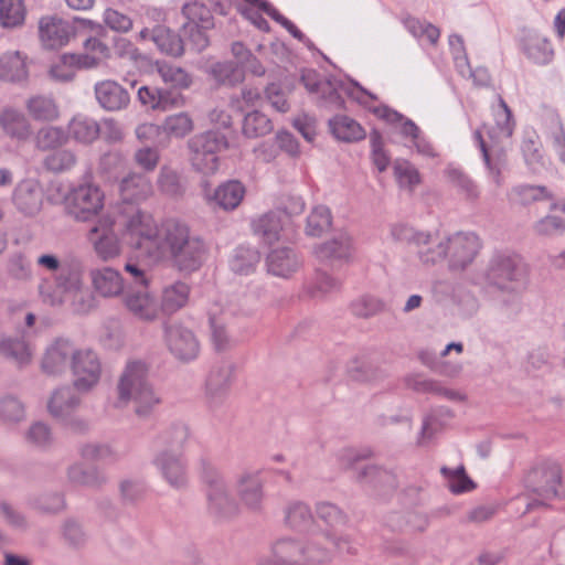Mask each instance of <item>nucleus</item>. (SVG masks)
<instances>
[{
	"label": "nucleus",
	"mask_w": 565,
	"mask_h": 565,
	"mask_svg": "<svg viewBox=\"0 0 565 565\" xmlns=\"http://www.w3.org/2000/svg\"><path fill=\"white\" fill-rule=\"evenodd\" d=\"M322 539L331 541L340 553H355L349 537L327 531L322 537H312L306 542L290 537L278 539L271 544V556L258 557L255 565H324L331 562L332 552L322 544Z\"/></svg>",
	"instance_id": "obj_1"
},
{
	"label": "nucleus",
	"mask_w": 565,
	"mask_h": 565,
	"mask_svg": "<svg viewBox=\"0 0 565 565\" xmlns=\"http://www.w3.org/2000/svg\"><path fill=\"white\" fill-rule=\"evenodd\" d=\"M494 127L488 130V138L482 137V131L477 129L473 134L475 140L481 150L483 161L488 169L490 181L500 188L503 182L502 171L505 169V147L514 130V120L511 109L501 96L492 105Z\"/></svg>",
	"instance_id": "obj_2"
},
{
	"label": "nucleus",
	"mask_w": 565,
	"mask_h": 565,
	"mask_svg": "<svg viewBox=\"0 0 565 565\" xmlns=\"http://www.w3.org/2000/svg\"><path fill=\"white\" fill-rule=\"evenodd\" d=\"M134 405L135 414L147 418L161 404V396L149 380L148 366L142 361H129L117 383L118 407Z\"/></svg>",
	"instance_id": "obj_3"
},
{
	"label": "nucleus",
	"mask_w": 565,
	"mask_h": 565,
	"mask_svg": "<svg viewBox=\"0 0 565 565\" xmlns=\"http://www.w3.org/2000/svg\"><path fill=\"white\" fill-rule=\"evenodd\" d=\"M526 276V267L522 258L510 250H495L489 258L484 270V279L490 287L509 295L502 308L518 306V291Z\"/></svg>",
	"instance_id": "obj_4"
},
{
	"label": "nucleus",
	"mask_w": 565,
	"mask_h": 565,
	"mask_svg": "<svg viewBox=\"0 0 565 565\" xmlns=\"http://www.w3.org/2000/svg\"><path fill=\"white\" fill-rule=\"evenodd\" d=\"M301 82L309 93L318 95L320 103L330 108H341L343 106L341 93H345L349 97L365 106L369 100L375 99L370 92L356 82L344 83L334 77L321 79L319 73L315 70H303Z\"/></svg>",
	"instance_id": "obj_5"
},
{
	"label": "nucleus",
	"mask_w": 565,
	"mask_h": 565,
	"mask_svg": "<svg viewBox=\"0 0 565 565\" xmlns=\"http://www.w3.org/2000/svg\"><path fill=\"white\" fill-rule=\"evenodd\" d=\"M247 302L246 299H241L236 295H221L210 305L207 316L211 341L216 351H225L234 345L235 341L228 330V323L233 317L250 312Z\"/></svg>",
	"instance_id": "obj_6"
},
{
	"label": "nucleus",
	"mask_w": 565,
	"mask_h": 565,
	"mask_svg": "<svg viewBox=\"0 0 565 565\" xmlns=\"http://www.w3.org/2000/svg\"><path fill=\"white\" fill-rule=\"evenodd\" d=\"M188 146L192 167L204 175H211L218 170V153L228 148V140L224 134L209 130L193 136Z\"/></svg>",
	"instance_id": "obj_7"
},
{
	"label": "nucleus",
	"mask_w": 565,
	"mask_h": 565,
	"mask_svg": "<svg viewBox=\"0 0 565 565\" xmlns=\"http://www.w3.org/2000/svg\"><path fill=\"white\" fill-rule=\"evenodd\" d=\"M41 299L50 306H60L83 294V271L78 264L64 263L54 275V282L44 281L39 287Z\"/></svg>",
	"instance_id": "obj_8"
},
{
	"label": "nucleus",
	"mask_w": 565,
	"mask_h": 565,
	"mask_svg": "<svg viewBox=\"0 0 565 565\" xmlns=\"http://www.w3.org/2000/svg\"><path fill=\"white\" fill-rule=\"evenodd\" d=\"M105 194L93 182L81 183L70 190L64 199L65 212L78 222H88L104 209Z\"/></svg>",
	"instance_id": "obj_9"
},
{
	"label": "nucleus",
	"mask_w": 565,
	"mask_h": 565,
	"mask_svg": "<svg viewBox=\"0 0 565 565\" xmlns=\"http://www.w3.org/2000/svg\"><path fill=\"white\" fill-rule=\"evenodd\" d=\"M77 28L96 30L102 26L89 19L75 18L70 21L57 17H44L39 23L41 42L46 49H60L70 42L71 38L75 35Z\"/></svg>",
	"instance_id": "obj_10"
},
{
	"label": "nucleus",
	"mask_w": 565,
	"mask_h": 565,
	"mask_svg": "<svg viewBox=\"0 0 565 565\" xmlns=\"http://www.w3.org/2000/svg\"><path fill=\"white\" fill-rule=\"evenodd\" d=\"M70 371L74 388L79 393H88L100 382L103 374L102 360L92 348L77 347Z\"/></svg>",
	"instance_id": "obj_11"
},
{
	"label": "nucleus",
	"mask_w": 565,
	"mask_h": 565,
	"mask_svg": "<svg viewBox=\"0 0 565 565\" xmlns=\"http://www.w3.org/2000/svg\"><path fill=\"white\" fill-rule=\"evenodd\" d=\"M160 225L146 212L136 210L126 221L124 237L135 248L153 258Z\"/></svg>",
	"instance_id": "obj_12"
},
{
	"label": "nucleus",
	"mask_w": 565,
	"mask_h": 565,
	"mask_svg": "<svg viewBox=\"0 0 565 565\" xmlns=\"http://www.w3.org/2000/svg\"><path fill=\"white\" fill-rule=\"evenodd\" d=\"M202 478L207 486L206 495L209 510L218 516L235 514L237 504L228 491L223 475L212 465L203 462Z\"/></svg>",
	"instance_id": "obj_13"
},
{
	"label": "nucleus",
	"mask_w": 565,
	"mask_h": 565,
	"mask_svg": "<svg viewBox=\"0 0 565 565\" xmlns=\"http://www.w3.org/2000/svg\"><path fill=\"white\" fill-rule=\"evenodd\" d=\"M114 224L110 216H103L86 235L96 257L105 263L118 258L122 253V244L114 230Z\"/></svg>",
	"instance_id": "obj_14"
},
{
	"label": "nucleus",
	"mask_w": 565,
	"mask_h": 565,
	"mask_svg": "<svg viewBox=\"0 0 565 565\" xmlns=\"http://www.w3.org/2000/svg\"><path fill=\"white\" fill-rule=\"evenodd\" d=\"M482 248L480 237L473 232H457L447 237L449 267L463 270L476 259Z\"/></svg>",
	"instance_id": "obj_15"
},
{
	"label": "nucleus",
	"mask_w": 565,
	"mask_h": 565,
	"mask_svg": "<svg viewBox=\"0 0 565 565\" xmlns=\"http://www.w3.org/2000/svg\"><path fill=\"white\" fill-rule=\"evenodd\" d=\"M122 303L135 319L142 322L156 321L161 311L157 296L149 289V286L127 288Z\"/></svg>",
	"instance_id": "obj_16"
},
{
	"label": "nucleus",
	"mask_w": 565,
	"mask_h": 565,
	"mask_svg": "<svg viewBox=\"0 0 565 565\" xmlns=\"http://www.w3.org/2000/svg\"><path fill=\"white\" fill-rule=\"evenodd\" d=\"M164 338L171 354L182 361L190 362L200 353V342L194 332L181 323L164 327Z\"/></svg>",
	"instance_id": "obj_17"
},
{
	"label": "nucleus",
	"mask_w": 565,
	"mask_h": 565,
	"mask_svg": "<svg viewBox=\"0 0 565 565\" xmlns=\"http://www.w3.org/2000/svg\"><path fill=\"white\" fill-rule=\"evenodd\" d=\"M76 349L75 343L67 338L54 339L44 351L41 361L43 372L50 375H61L70 370Z\"/></svg>",
	"instance_id": "obj_18"
},
{
	"label": "nucleus",
	"mask_w": 565,
	"mask_h": 565,
	"mask_svg": "<svg viewBox=\"0 0 565 565\" xmlns=\"http://www.w3.org/2000/svg\"><path fill=\"white\" fill-rule=\"evenodd\" d=\"M191 236L190 228L185 223L177 218L164 220L160 224L153 258L158 260L168 257L179 246L186 243Z\"/></svg>",
	"instance_id": "obj_19"
},
{
	"label": "nucleus",
	"mask_w": 565,
	"mask_h": 565,
	"mask_svg": "<svg viewBox=\"0 0 565 565\" xmlns=\"http://www.w3.org/2000/svg\"><path fill=\"white\" fill-rule=\"evenodd\" d=\"M532 491L537 495L526 505V511H531L534 507L544 504L545 500H550L559 495L557 487L561 483V468L557 463H550L545 467L535 469L530 475V481H536Z\"/></svg>",
	"instance_id": "obj_20"
},
{
	"label": "nucleus",
	"mask_w": 565,
	"mask_h": 565,
	"mask_svg": "<svg viewBox=\"0 0 565 565\" xmlns=\"http://www.w3.org/2000/svg\"><path fill=\"white\" fill-rule=\"evenodd\" d=\"M235 490L244 508L253 512L262 510L264 481L259 470H246L238 475L235 481Z\"/></svg>",
	"instance_id": "obj_21"
},
{
	"label": "nucleus",
	"mask_w": 565,
	"mask_h": 565,
	"mask_svg": "<svg viewBox=\"0 0 565 565\" xmlns=\"http://www.w3.org/2000/svg\"><path fill=\"white\" fill-rule=\"evenodd\" d=\"M253 231L267 244L290 239L295 233L292 225L288 224L287 213L278 211L267 213L253 221Z\"/></svg>",
	"instance_id": "obj_22"
},
{
	"label": "nucleus",
	"mask_w": 565,
	"mask_h": 565,
	"mask_svg": "<svg viewBox=\"0 0 565 565\" xmlns=\"http://www.w3.org/2000/svg\"><path fill=\"white\" fill-rule=\"evenodd\" d=\"M98 63L99 58L89 54L65 53L52 62L49 76L54 82L68 83L75 78L79 70L95 67Z\"/></svg>",
	"instance_id": "obj_23"
},
{
	"label": "nucleus",
	"mask_w": 565,
	"mask_h": 565,
	"mask_svg": "<svg viewBox=\"0 0 565 565\" xmlns=\"http://www.w3.org/2000/svg\"><path fill=\"white\" fill-rule=\"evenodd\" d=\"M153 463L171 487L181 489L186 486V462L180 451L161 450Z\"/></svg>",
	"instance_id": "obj_24"
},
{
	"label": "nucleus",
	"mask_w": 565,
	"mask_h": 565,
	"mask_svg": "<svg viewBox=\"0 0 565 565\" xmlns=\"http://www.w3.org/2000/svg\"><path fill=\"white\" fill-rule=\"evenodd\" d=\"M233 366L230 363L214 365L205 382V398L210 407L220 406L232 382Z\"/></svg>",
	"instance_id": "obj_25"
},
{
	"label": "nucleus",
	"mask_w": 565,
	"mask_h": 565,
	"mask_svg": "<svg viewBox=\"0 0 565 565\" xmlns=\"http://www.w3.org/2000/svg\"><path fill=\"white\" fill-rule=\"evenodd\" d=\"M205 254V245L203 241L192 235L186 243H183L179 248L172 252L170 257L174 266L184 273H192L198 270L202 263Z\"/></svg>",
	"instance_id": "obj_26"
},
{
	"label": "nucleus",
	"mask_w": 565,
	"mask_h": 565,
	"mask_svg": "<svg viewBox=\"0 0 565 565\" xmlns=\"http://www.w3.org/2000/svg\"><path fill=\"white\" fill-rule=\"evenodd\" d=\"M0 128L12 140L26 141L32 136V125L28 116L14 106L0 109Z\"/></svg>",
	"instance_id": "obj_27"
},
{
	"label": "nucleus",
	"mask_w": 565,
	"mask_h": 565,
	"mask_svg": "<svg viewBox=\"0 0 565 565\" xmlns=\"http://www.w3.org/2000/svg\"><path fill=\"white\" fill-rule=\"evenodd\" d=\"M521 49L526 57L537 65H547L554 58V50L550 40L535 30H523Z\"/></svg>",
	"instance_id": "obj_28"
},
{
	"label": "nucleus",
	"mask_w": 565,
	"mask_h": 565,
	"mask_svg": "<svg viewBox=\"0 0 565 565\" xmlns=\"http://www.w3.org/2000/svg\"><path fill=\"white\" fill-rule=\"evenodd\" d=\"M339 460L343 468H353L355 470V477L361 482H386L392 479V476L375 466L369 463H361L360 454L352 449L345 448L339 451Z\"/></svg>",
	"instance_id": "obj_29"
},
{
	"label": "nucleus",
	"mask_w": 565,
	"mask_h": 565,
	"mask_svg": "<svg viewBox=\"0 0 565 565\" xmlns=\"http://www.w3.org/2000/svg\"><path fill=\"white\" fill-rule=\"evenodd\" d=\"M94 92L96 102L107 111L124 109L130 100L128 92L111 79L97 82L94 86Z\"/></svg>",
	"instance_id": "obj_30"
},
{
	"label": "nucleus",
	"mask_w": 565,
	"mask_h": 565,
	"mask_svg": "<svg viewBox=\"0 0 565 565\" xmlns=\"http://www.w3.org/2000/svg\"><path fill=\"white\" fill-rule=\"evenodd\" d=\"M92 284L98 295L105 298H116L125 294V279L113 267H102L92 270Z\"/></svg>",
	"instance_id": "obj_31"
},
{
	"label": "nucleus",
	"mask_w": 565,
	"mask_h": 565,
	"mask_svg": "<svg viewBox=\"0 0 565 565\" xmlns=\"http://www.w3.org/2000/svg\"><path fill=\"white\" fill-rule=\"evenodd\" d=\"M352 238L347 232L335 234L331 239L317 245L313 249L321 262L348 260L352 256Z\"/></svg>",
	"instance_id": "obj_32"
},
{
	"label": "nucleus",
	"mask_w": 565,
	"mask_h": 565,
	"mask_svg": "<svg viewBox=\"0 0 565 565\" xmlns=\"http://www.w3.org/2000/svg\"><path fill=\"white\" fill-rule=\"evenodd\" d=\"M119 193L124 202L140 203L152 194V183L145 173L130 172L120 181Z\"/></svg>",
	"instance_id": "obj_33"
},
{
	"label": "nucleus",
	"mask_w": 565,
	"mask_h": 565,
	"mask_svg": "<svg viewBox=\"0 0 565 565\" xmlns=\"http://www.w3.org/2000/svg\"><path fill=\"white\" fill-rule=\"evenodd\" d=\"M75 391L73 385H62L51 393L47 401V412L56 420L76 412L79 407L81 397Z\"/></svg>",
	"instance_id": "obj_34"
},
{
	"label": "nucleus",
	"mask_w": 565,
	"mask_h": 565,
	"mask_svg": "<svg viewBox=\"0 0 565 565\" xmlns=\"http://www.w3.org/2000/svg\"><path fill=\"white\" fill-rule=\"evenodd\" d=\"M266 264L271 275L288 278L300 268L301 260L291 248L281 247L268 254Z\"/></svg>",
	"instance_id": "obj_35"
},
{
	"label": "nucleus",
	"mask_w": 565,
	"mask_h": 565,
	"mask_svg": "<svg viewBox=\"0 0 565 565\" xmlns=\"http://www.w3.org/2000/svg\"><path fill=\"white\" fill-rule=\"evenodd\" d=\"M28 115L35 121L53 122L60 116V106L52 95L36 94L30 96L24 104Z\"/></svg>",
	"instance_id": "obj_36"
},
{
	"label": "nucleus",
	"mask_w": 565,
	"mask_h": 565,
	"mask_svg": "<svg viewBox=\"0 0 565 565\" xmlns=\"http://www.w3.org/2000/svg\"><path fill=\"white\" fill-rule=\"evenodd\" d=\"M68 140L77 143L92 145L100 136V125L92 117L83 114L75 115L67 124Z\"/></svg>",
	"instance_id": "obj_37"
},
{
	"label": "nucleus",
	"mask_w": 565,
	"mask_h": 565,
	"mask_svg": "<svg viewBox=\"0 0 565 565\" xmlns=\"http://www.w3.org/2000/svg\"><path fill=\"white\" fill-rule=\"evenodd\" d=\"M13 201L21 212L33 215L41 209L42 190L34 180H24L17 185Z\"/></svg>",
	"instance_id": "obj_38"
},
{
	"label": "nucleus",
	"mask_w": 565,
	"mask_h": 565,
	"mask_svg": "<svg viewBox=\"0 0 565 565\" xmlns=\"http://www.w3.org/2000/svg\"><path fill=\"white\" fill-rule=\"evenodd\" d=\"M245 195V188L239 181H227L220 184L212 193L205 192L210 202L225 211L235 210Z\"/></svg>",
	"instance_id": "obj_39"
},
{
	"label": "nucleus",
	"mask_w": 565,
	"mask_h": 565,
	"mask_svg": "<svg viewBox=\"0 0 565 565\" xmlns=\"http://www.w3.org/2000/svg\"><path fill=\"white\" fill-rule=\"evenodd\" d=\"M0 355L23 367L31 363L33 349L22 338L6 335L0 339Z\"/></svg>",
	"instance_id": "obj_40"
},
{
	"label": "nucleus",
	"mask_w": 565,
	"mask_h": 565,
	"mask_svg": "<svg viewBox=\"0 0 565 565\" xmlns=\"http://www.w3.org/2000/svg\"><path fill=\"white\" fill-rule=\"evenodd\" d=\"M329 128L333 137L344 142H356L365 137V130L353 118L337 115L329 120Z\"/></svg>",
	"instance_id": "obj_41"
},
{
	"label": "nucleus",
	"mask_w": 565,
	"mask_h": 565,
	"mask_svg": "<svg viewBox=\"0 0 565 565\" xmlns=\"http://www.w3.org/2000/svg\"><path fill=\"white\" fill-rule=\"evenodd\" d=\"M285 523L295 531H311L313 516L309 505L302 501L289 502L285 508Z\"/></svg>",
	"instance_id": "obj_42"
},
{
	"label": "nucleus",
	"mask_w": 565,
	"mask_h": 565,
	"mask_svg": "<svg viewBox=\"0 0 565 565\" xmlns=\"http://www.w3.org/2000/svg\"><path fill=\"white\" fill-rule=\"evenodd\" d=\"M67 480L74 486L97 488L106 482V477L96 467L75 462L67 469Z\"/></svg>",
	"instance_id": "obj_43"
},
{
	"label": "nucleus",
	"mask_w": 565,
	"mask_h": 565,
	"mask_svg": "<svg viewBox=\"0 0 565 565\" xmlns=\"http://www.w3.org/2000/svg\"><path fill=\"white\" fill-rule=\"evenodd\" d=\"M425 243H416L417 255L425 264H435L447 255V237H440L438 233L426 232Z\"/></svg>",
	"instance_id": "obj_44"
},
{
	"label": "nucleus",
	"mask_w": 565,
	"mask_h": 565,
	"mask_svg": "<svg viewBox=\"0 0 565 565\" xmlns=\"http://www.w3.org/2000/svg\"><path fill=\"white\" fill-rule=\"evenodd\" d=\"M190 287L183 281H175L166 286L161 295V310L166 313H174L184 307L189 300Z\"/></svg>",
	"instance_id": "obj_45"
},
{
	"label": "nucleus",
	"mask_w": 565,
	"mask_h": 565,
	"mask_svg": "<svg viewBox=\"0 0 565 565\" xmlns=\"http://www.w3.org/2000/svg\"><path fill=\"white\" fill-rule=\"evenodd\" d=\"M26 77L25 57L20 52H9L0 58V79L17 83Z\"/></svg>",
	"instance_id": "obj_46"
},
{
	"label": "nucleus",
	"mask_w": 565,
	"mask_h": 565,
	"mask_svg": "<svg viewBox=\"0 0 565 565\" xmlns=\"http://www.w3.org/2000/svg\"><path fill=\"white\" fill-rule=\"evenodd\" d=\"M151 41L164 54L171 56H181L184 52V43L182 38L170 29L158 25L152 29Z\"/></svg>",
	"instance_id": "obj_47"
},
{
	"label": "nucleus",
	"mask_w": 565,
	"mask_h": 565,
	"mask_svg": "<svg viewBox=\"0 0 565 565\" xmlns=\"http://www.w3.org/2000/svg\"><path fill=\"white\" fill-rule=\"evenodd\" d=\"M405 29L420 43V45H435L440 36V31L434 24L417 18L406 15L401 19Z\"/></svg>",
	"instance_id": "obj_48"
},
{
	"label": "nucleus",
	"mask_w": 565,
	"mask_h": 565,
	"mask_svg": "<svg viewBox=\"0 0 565 565\" xmlns=\"http://www.w3.org/2000/svg\"><path fill=\"white\" fill-rule=\"evenodd\" d=\"M156 70L163 83L179 90L192 85V76L182 67L166 61H157Z\"/></svg>",
	"instance_id": "obj_49"
},
{
	"label": "nucleus",
	"mask_w": 565,
	"mask_h": 565,
	"mask_svg": "<svg viewBox=\"0 0 565 565\" xmlns=\"http://www.w3.org/2000/svg\"><path fill=\"white\" fill-rule=\"evenodd\" d=\"M373 111L379 118L396 125L398 132L404 138L409 139V141L415 139L422 132L419 127L413 120L405 118L402 114L386 106L375 107Z\"/></svg>",
	"instance_id": "obj_50"
},
{
	"label": "nucleus",
	"mask_w": 565,
	"mask_h": 565,
	"mask_svg": "<svg viewBox=\"0 0 565 565\" xmlns=\"http://www.w3.org/2000/svg\"><path fill=\"white\" fill-rule=\"evenodd\" d=\"M260 260L257 249L249 246H238L230 259L231 269L238 275H249L255 271Z\"/></svg>",
	"instance_id": "obj_51"
},
{
	"label": "nucleus",
	"mask_w": 565,
	"mask_h": 565,
	"mask_svg": "<svg viewBox=\"0 0 565 565\" xmlns=\"http://www.w3.org/2000/svg\"><path fill=\"white\" fill-rule=\"evenodd\" d=\"M182 15L185 21L182 26L190 29L201 26L203 29H212L214 26L213 15L210 9L200 2H189L182 8Z\"/></svg>",
	"instance_id": "obj_52"
},
{
	"label": "nucleus",
	"mask_w": 565,
	"mask_h": 565,
	"mask_svg": "<svg viewBox=\"0 0 565 565\" xmlns=\"http://www.w3.org/2000/svg\"><path fill=\"white\" fill-rule=\"evenodd\" d=\"M512 202L529 205L533 202L551 200L552 193L543 185L520 184L509 192Z\"/></svg>",
	"instance_id": "obj_53"
},
{
	"label": "nucleus",
	"mask_w": 565,
	"mask_h": 565,
	"mask_svg": "<svg viewBox=\"0 0 565 565\" xmlns=\"http://www.w3.org/2000/svg\"><path fill=\"white\" fill-rule=\"evenodd\" d=\"M35 146L40 150H52L67 143L68 135L61 126H44L35 135Z\"/></svg>",
	"instance_id": "obj_54"
},
{
	"label": "nucleus",
	"mask_w": 565,
	"mask_h": 565,
	"mask_svg": "<svg viewBox=\"0 0 565 565\" xmlns=\"http://www.w3.org/2000/svg\"><path fill=\"white\" fill-rule=\"evenodd\" d=\"M449 182L468 201L475 202L480 196L478 184L463 171L458 168L449 167L446 171Z\"/></svg>",
	"instance_id": "obj_55"
},
{
	"label": "nucleus",
	"mask_w": 565,
	"mask_h": 565,
	"mask_svg": "<svg viewBox=\"0 0 565 565\" xmlns=\"http://www.w3.org/2000/svg\"><path fill=\"white\" fill-rule=\"evenodd\" d=\"M25 7L23 0H0V24L17 28L23 24Z\"/></svg>",
	"instance_id": "obj_56"
},
{
	"label": "nucleus",
	"mask_w": 565,
	"mask_h": 565,
	"mask_svg": "<svg viewBox=\"0 0 565 565\" xmlns=\"http://www.w3.org/2000/svg\"><path fill=\"white\" fill-rule=\"evenodd\" d=\"M270 119L258 110H253L244 117L243 134L247 138H258L273 131Z\"/></svg>",
	"instance_id": "obj_57"
},
{
	"label": "nucleus",
	"mask_w": 565,
	"mask_h": 565,
	"mask_svg": "<svg viewBox=\"0 0 565 565\" xmlns=\"http://www.w3.org/2000/svg\"><path fill=\"white\" fill-rule=\"evenodd\" d=\"M212 76L223 85L234 86L244 81V71L234 62H217L211 66Z\"/></svg>",
	"instance_id": "obj_58"
},
{
	"label": "nucleus",
	"mask_w": 565,
	"mask_h": 565,
	"mask_svg": "<svg viewBox=\"0 0 565 565\" xmlns=\"http://www.w3.org/2000/svg\"><path fill=\"white\" fill-rule=\"evenodd\" d=\"M193 120L185 111L168 116L161 125L163 132L174 138L185 137L193 130Z\"/></svg>",
	"instance_id": "obj_59"
},
{
	"label": "nucleus",
	"mask_w": 565,
	"mask_h": 565,
	"mask_svg": "<svg viewBox=\"0 0 565 565\" xmlns=\"http://www.w3.org/2000/svg\"><path fill=\"white\" fill-rule=\"evenodd\" d=\"M440 471L447 481L449 490L455 494L469 492L476 487L473 481L467 476L463 466H458L455 469L443 467Z\"/></svg>",
	"instance_id": "obj_60"
},
{
	"label": "nucleus",
	"mask_w": 565,
	"mask_h": 565,
	"mask_svg": "<svg viewBox=\"0 0 565 565\" xmlns=\"http://www.w3.org/2000/svg\"><path fill=\"white\" fill-rule=\"evenodd\" d=\"M394 177L401 188L413 190L420 182L418 170L409 161L397 159L393 164Z\"/></svg>",
	"instance_id": "obj_61"
},
{
	"label": "nucleus",
	"mask_w": 565,
	"mask_h": 565,
	"mask_svg": "<svg viewBox=\"0 0 565 565\" xmlns=\"http://www.w3.org/2000/svg\"><path fill=\"white\" fill-rule=\"evenodd\" d=\"M157 184L159 190L169 196H179L184 192L180 174L171 167L163 166L158 174Z\"/></svg>",
	"instance_id": "obj_62"
},
{
	"label": "nucleus",
	"mask_w": 565,
	"mask_h": 565,
	"mask_svg": "<svg viewBox=\"0 0 565 565\" xmlns=\"http://www.w3.org/2000/svg\"><path fill=\"white\" fill-rule=\"evenodd\" d=\"M331 212L324 205H318L312 209L307 217L306 234L309 236H320L331 226Z\"/></svg>",
	"instance_id": "obj_63"
},
{
	"label": "nucleus",
	"mask_w": 565,
	"mask_h": 565,
	"mask_svg": "<svg viewBox=\"0 0 565 565\" xmlns=\"http://www.w3.org/2000/svg\"><path fill=\"white\" fill-rule=\"evenodd\" d=\"M318 520L322 521L331 530H335L347 523V515L333 503L319 502L316 505Z\"/></svg>",
	"instance_id": "obj_64"
}]
</instances>
